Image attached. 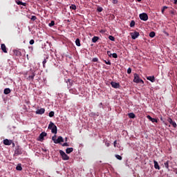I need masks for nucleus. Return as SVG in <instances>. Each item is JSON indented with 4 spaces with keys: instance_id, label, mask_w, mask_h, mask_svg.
I'll return each mask as SVG.
<instances>
[{
    "instance_id": "obj_14",
    "label": "nucleus",
    "mask_w": 177,
    "mask_h": 177,
    "mask_svg": "<svg viewBox=\"0 0 177 177\" xmlns=\"http://www.w3.org/2000/svg\"><path fill=\"white\" fill-rule=\"evenodd\" d=\"M147 80H148V81H151V82H154L156 81V77H154V76H148Z\"/></svg>"
},
{
    "instance_id": "obj_44",
    "label": "nucleus",
    "mask_w": 177,
    "mask_h": 177,
    "mask_svg": "<svg viewBox=\"0 0 177 177\" xmlns=\"http://www.w3.org/2000/svg\"><path fill=\"white\" fill-rule=\"evenodd\" d=\"M131 73H132V69L131 68H129L127 69V74H131Z\"/></svg>"
},
{
    "instance_id": "obj_11",
    "label": "nucleus",
    "mask_w": 177,
    "mask_h": 177,
    "mask_svg": "<svg viewBox=\"0 0 177 177\" xmlns=\"http://www.w3.org/2000/svg\"><path fill=\"white\" fill-rule=\"evenodd\" d=\"M15 154L16 156H20L21 154H23V151L17 148L15 151Z\"/></svg>"
},
{
    "instance_id": "obj_47",
    "label": "nucleus",
    "mask_w": 177,
    "mask_h": 177,
    "mask_svg": "<svg viewBox=\"0 0 177 177\" xmlns=\"http://www.w3.org/2000/svg\"><path fill=\"white\" fill-rule=\"evenodd\" d=\"M62 146L64 147H68V143L67 142H65L62 145Z\"/></svg>"
},
{
    "instance_id": "obj_9",
    "label": "nucleus",
    "mask_w": 177,
    "mask_h": 177,
    "mask_svg": "<svg viewBox=\"0 0 177 177\" xmlns=\"http://www.w3.org/2000/svg\"><path fill=\"white\" fill-rule=\"evenodd\" d=\"M45 113V109L44 108H41L40 109H37L36 111V114H40V115H42Z\"/></svg>"
},
{
    "instance_id": "obj_24",
    "label": "nucleus",
    "mask_w": 177,
    "mask_h": 177,
    "mask_svg": "<svg viewBox=\"0 0 177 177\" xmlns=\"http://www.w3.org/2000/svg\"><path fill=\"white\" fill-rule=\"evenodd\" d=\"M56 125H55V123L50 122L49 125H48V129H52V128H53V127H55Z\"/></svg>"
},
{
    "instance_id": "obj_16",
    "label": "nucleus",
    "mask_w": 177,
    "mask_h": 177,
    "mask_svg": "<svg viewBox=\"0 0 177 177\" xmlns=\"http://www.w3.org/2000/svg\"><path fill=\"white\" fill-rule=\"evenodd\" d=\"M73 151H74V149L73 147L67 148L66 149V154H70L71 153H73Z\"/></svg>"
},
{
    "instance_id": "obj_20",
    "label": "nucleus",
    "mask_w": 177,
    "mask_h": 177,
    "mask_svg": "<svg viewBox=\"0 0 177 177\" xmlns=\"http://www.w3.org/2000/svg\"><path fill=\"white\" fill-rule=\"evenodd\" d=\"M17 171H23V167H21V163H19L16 167Z\"/></svg>"
},
{
    "instance_id": "obj_46",
    "label": "nucleus",
    "mask_w": 177,
    "mask_h": 177,
    "mask_svg": "<svg viewBox=\"0 0 177 177\" xmlns=\"http://www.w3.org/2000/svg\"><path fill=\"white\" fill-rule=\"evenodd\" d=\"M45 64H46V59H44L43 61V67H45Z\"/></svg>"
},
{
    "instance_id": "obj_2",
    "label": "nucleus",
    "mask_w": 177,
    "mask_h": 177,
    "mask_svg": "<svg viewBox=\"0 0 177 177\" xmlns=\"http://www.w3.org/2000/svg\"><path fill=\"white\" fill-rule=\"evenodd\" d=\"M133 82H136V84H145V82L140 78H139V75L137 73H134V79Z\"/></svg>"
},
{
    "instance_id": "obj_32",
    "label": "nucleus",
    "mask_w": 177,
    "mask_h": 177,
    "mask_svg": "<svg viewBox=\"0 0 177 177\" xmlns=\"http://www.w3.org/2000/svg\"><path fill=\"white\" fill-rule=\"evenodd\" d=\"M115 158H117V160H120V161H121V160H122V157L120 155H115Z\"/></svg>"
},
{
    "instance_id": "obj_28",
    "label": "nucleus",
    "mask_w": 177,
    "mask_h": 177,
    "mask_svg": "<svg viewBox=\"0 0 177 177\" xmlns=\"http://www.w3.org/2000/svg\"><path fill=\"white\" fill-rule=\"evenodd\" d=\"M149 37H150V38H154V37H156V32H151L149 33Z\"/></svg>"
},
{
    "instance_id": "obj_25",
    "label": "nucleus",
    "mask_w": 177,
    "mask_h": 177,
    "mask_svg": "<svg viewBox=\"0 0 177 177\" xmlns=\"http://www.w3.org/2000/svg\"><path fill=\"white\" fill-rule=\"evenodd\" d=\"M165 167L167 168V169H169V160H167L166 162H165Z\"/></svg>"
},
{
    "instance_id": "obj_53",
    "label": "nucleus",
    "mask_w": 177,
    "mask_h": 177,
    "mask_svg": "<svg viewBox=\"0 0 177 177\" xmlns=\"http://www.w3.org/2000/svg\"><path fill=\"white\" fill-rule=\"evenodd\" d=\"M69 92H70L71 93H73V89H70V90H69Z\"/></svg>"
},
{
    "instance_id": "obj_39",
    "label": "nucleus",
    "mask_w": 177,
    "mask_h": 177,
    "mask_svg": "<svg viewBox=\"0 0 177 177\" xmlns=\"http://www.w3.org/2000/svg\"><path fill=\"white\" fill-rule=\"evenodd\" d=\"M30 19H31L32 21H35V20L37 19V17L32 15V16L31 17Z\"/></svg>"
},
{
    "instance_id": "obj_22",
    "label": "nucleus",
    "mask_w": 177,
    "mask_h": 177,
    "mask_svg": "<svg viewBox=\"0 0 177 177\" xmlns=\"http://www.w3.org/2000/svg\"><path fill=\"white\" fill-rule=\"evenodd\" d=\"M97 41H99V37L94 36L92 38V42L96 43V42H97Z\"/></svg>"
},
{
    "instance_id": "obj_18",
    "label": "nucleus",
    "mask_w": 177,
    "mask_h": 177,
    "mask_svg": "<svg viewBox=\"0 0 177 177\" xmlns=\"http://www.w3.org/2000/svg\"><path fill=\"white\" fill-rule=\"evenodd\" d=\"M14 55H15V56H21V52L19 50H15Z\"/></svg>"
},
{
    "instance_id": "obj_45",
    "label": "nucleus",
    "mask_w": 177,
    "mask_h": 177,
    "mask_svg": "<svg viewBox=\"0 0 177 177\" xmlns=\"http://www.w3.org/2000/svg\"><path fill=\"white\" fill-rule=\"evenodd\" d=\"M113 3L117 4L118 3V0H111Z\"/></svg>"
},
{
    "instance_id": "obj_3",
    "label": "nucleus",
    "mask_w": 177,
    "mask_h": 177,
    "mask_svg": "<svg viewBox=\"0 0 177 177\" xmlns=\"http://www.w3.org/2000/svg\"><path fill=\"white\" fill-rule=\"evenodd\" d=\"M139 17L140 20L143 21H147V20H149V16L145 12L140 14Z\"/></svg>"
},
{
    "instance_id": "obj_23",
    "label": "nucleus",
    "mask_w": 177,
    "mask_h": 177,
    "mask_svg": "<svg viewBox=\"0 0 177 177\" xmlns=\"http://www.w3.org/2000/svg\"><path fill=\"white\" fill-rule=\"evenodd\" d=\"M46 133L45 132H41L39 135V139H44V138H45V136H46Z\"/></svg>"
},
{
    "instance_id": "obj_54",
    "label": "nucleus",
    "mask_w": 177,
    "mask_h": 177,
    "mask_svg": "<svg viewBox=\"0 0 177 177\" xmlns=\"http://www.w3.org/2000/svg\"><path fill=\"white\" fill-rule=\"evenodd\" d=\"M138 2H142V0H137Z\"/></svg>"
},
{
    "instance_id": "obj_56",
    "label": "nucleus",
    "mask_w": 177,
    "mask_h": 177,
    "mask_svg": "<svg viewBox=\"0 0 177 177\" xmlns=\"http://www.w3.org/2000/svg\"><path fill=\"white\" fill-rule=\"evenodd\" d=\"M65 142H67V138H65Z\"/></svg>"
},
{
    "instance_id": "obj_42",
    "label": "nucleus",
    "mask_w": 177,
    "mask_h": 177,
    "mask_svg": "<svg viewBox=\"0 0 177 177\" xmlns=\"http://www.w3.org/2000/svg\"><path fill=\"white\" fill-rule=\"evenodd\" d=\"M35 41H34V39H31L30 41H29V44L30 45H34Z\"/></svg>"
},
{
    "instance_id": "obj_34",
    "label": "nucleus",
    "mask_w": 177,
    "mask_h": 177,
    "mask_svg": "<svg viewBox=\"0 0 177 177\" xmlns=\"http://www.w3.org/2000/svg\"><path fill=\"white\" fill-rule=\"evenodd\" d=\"M48 115H49V117H50V118L54 117V115H55V112H54V111H50V112L48 113Z\"/></svg>"
},
{
    "instance_id": "obj_33",
    "label": "nucleus",
    "mask_w": 177,
    "mask_h": 177,
    "mask_svg": "<svg viewBox=\"0 0 177 177\" xmlns=\"http://www.w3.org/2000/svg\"><path fill=\"white\" fill-rule=\"evenodd\" d=\"M109 39H110V41H115V38L111 35L109 36Z\"/></svg>"
},
{
    "instance_id": "obj_12",
    "label": "nucleus",
    "mask_w": 177,
    "mask_h": 177,
    "mask_svg": "<svg viewBox=\"0 0 177 177\" xmlns=\"http://www.w3.org/2000/svg\"><path fill=\"white\" fill-rule=\"evenodd\" d=\"M1 49L4 53H8V50H6V46L5 45V44H1Z\"/></svg>"
},
{
    "instance_id": "obj_49",
    "label": "nucleus",
    "mask_w": 177,
    "mask_h": 177,
    "mask_svg": "<svg viewBox=\"0 0 177 177\" xmlns=\"http://www.w3.org/2000/svg\"><path fill=\"white\" fill-rule=\"evenodd\" d=\"M173 172H175V174L177 175V168H174Z\"/></svg>"
},
{
    "instance_id": "obj_55",
    "label": "nucleus",
    "mask_w": 177,
    "mask_h": 177,
    "mask_svg": "<svg viewBox=\"0 0 177 177\" xmlns=\"http://www.w3.org/2000/svg\"><path fill=\"white\" fill-rule=\"evenodd\" d=\"M160 121H162V117L160 118Z\"/></svg>"
},
{
    "instance_id": "obj_26",
    "label": "nucleus",
    "mask_w": 177,
    "mask_h": 177,
    "mask_svg": "<svg viewBox=\"0 0 177 177\" xmlns=\"http://www.w3.org/2000/svg\"><path fill=\"white\" fill-rule=\"evenodd\" d=\"M75 44L77 45V46H81V41H80V39H77L75 40Z\"/></svg>"
},
{
    "instance_id": "obj_29",
    "label": "nucleus",
    "mask_w": 177,
    "mask_h": 177,
    "mask_svg": "<svg viewBox=\"0 0 177 177\" xmlns=\"http://www.w3.org/2000/svg\"><path fill=\"white\" fill-rule=\"evenodd\" d=\"M70 9H72V10H75L77 9V6L75 4H72L70 6Z\"/></svg>"
},
{
    "instance_id": "obj_7",
    "label": "nucleus",
    "mask_w": 177,
    "mask_h": 177,
    "mask_svg": "<svg viewBox=\"0 0 177 177\" xmlns=\"http://www.w3.org/2000/svg\"><path fill=\"white\" fill-rule=\"evenodd\" d=\"M64 142V139H63V137L59 136L57 139L55 141V143L57 145V143H62Z\"/></svg>"
},
{
    "instance_id": "obj_35",
    "label": "nucleus",
    "mask_w": 177,
    "mask_h": 177,
    "mask_svg": "<svg viewBox=\"0 0 177 177\" xmlns=\"http://www.w3.org/2000/svg\"><path fill=\"white\" fill-rule=\"evenodd\" d=\"M48 26L49 27H53L55 26V21H51Z\"/></svg>"
},
{
    "instance_id": "obj_27",
    "label": "nucleus",
    "mask_w": 177,
    "mask_h": 177,
    "mask_svg": "<svg viewBox=\"0 0 177 177\" xmlns=\"http://www.w3.org/2000/svg\"><path fill=\"white\" fill-rule=\"evenodd\" d=\"M128 116L129 117V118H135V117H136L135 113H129Z\"/></svg>"
},
{
    "instance_id": "obj_21",
    "label": "nucleus",
    "mask_w": 177,
    "mask_h": 177,
    "mask_svg": "<svg viewBox=\"0 0 177 177\" xmlns=\"http://www.w3.org/2000/svg\"><path fill=\"white\" fill-rule=\"evenodd\" d=\"M34 77H35V73L32 72L31 74L28 76V80H34Z\"/></svg>"
},
{
    "instance_id": "obj_57",
    "label": "nucleus",
    "mask_w": 177,
    "mask_h": 177,
    "mask_svg": "<svg viewBox=\"0 0 177 177\" xmlns=\"http://www.w3.org/2000/svg\"><path fill=\"white\" fill-rule=\"evenodd\" d=\"M44 151H45V153H46V151H48V150L45 149Z\"/></svg>"
},
{
    "instance_id": "obj_36",
    "label": "nucleus",
    "mask_w": 177,
    "mask_h": 177,
    "mask_svg": "<svg viewBox=\"0 0 177 177\" xmlns=\"http://www.w3.org/2000/svg\"><path fill=\"white\" fill-rule=\"evenodd\" d=\"M97 11L99 12H103V8H102V7H98V8H97Z\"/></svg>"
},
{
    "instance_id": "obj_30",
    "label": "nucleus",
    "mask_w": 177,
    "mask_h": 177,
    "mask_svg": "<svg viewBox=\"0 0 177 177\" xmlns=\"http://www.w3.org/2000/svg\"><path fill=\"white\" fill-rule=\"evenodd\" d=\"M68 84V86H71L73 85V82H71V80L68 79L66 82Z\"/></svg>"
},
{
    "instance_id": "obj_19",
    "label": "nucleus",
    "mask_w": 177,
    "mask_h": 177,
    "mask_svg": "<svg viewBox=\"0 0 177 177\" xmlns=\"http://www.w3.org/2000/svg\"><path fill=\"white\" fill-rule=\"evenodd\" d=\"M51 132H52V133H57V127L54 126V127L51 129Z\"/></svg>"
},
{
    "instance_id": "obj_58",
    "label": "nucleus",
    "mask_w": 177,
    "mask_h": 177,
    "mask_svg": "<svg viewBox=\"0 0 177 177\" xmlns=\"http://www.w3.org/2000/svg\"><path fill=\"white\" fill-rule=\"evenodd\" d=\"M166 125H167V123H165Z\"/></svg>"
},
{
    "instance_id": "obj_48",
    "label": "nucleus",
    "mask_w": 177,
    "mask_h": 177,
    "mask_svg": "<svg viewBox=\"0 0 177 177\" xmlns=\"http://www.w3.org/2000/svg\"><path fill=\"white\" fill-rule=\"evenodd\" d=\"M113 146H114V147H117V140H115V141L113 142Z\"/></svg>"
},
{
    "instance_id": "obj_1",
    "label": "nucleus",
    "mask_w": 177,
    "mask_h": 177,
    "mask_svg": "<svg viewBox=\"0 0 177 177\" xmlns=\"http://www.w3.org/2000/svg\"><path fill=\"white\" fill-rule=\"evenodd\" d=\"M59 154H60L62 160H64V161H67V160H70V157L68 156V154L66 153L65 151H64L62 150H59Z\"/></svg>"
},
{
    "instance_id": "obj_6",
    "label": "nucleus",
    "mask_w": 177,
    "mask_h": 177,
    "mask_svg": "<svg viewBox=\"0 0 177 177\" xmlns=\"http://www.w3.org/2000/svg\"><path fill=\"white\" fill-rule=\"evenodd\" d=\"M111 85L112 88H115V89H117L118 88H120V83H117L115 82H111Z\"/></svg>"
},
{
    "instance_id": "obj_31",
    "label": "nucleus",
    "mask_w": 177,
    "mask_h": 177,
    "mask_svg": "<svg viewBox=\"0 0 177 177\" xmlns=\"http://www.w3.org/2000/svg\"><path fill=\"white\" fill-rule=\"evenodd\" d=\"M104 63H105V64H108L109 66H111V62H110L109 60V61H106V60H103Z\"/></svg>"
},
{
    "instance_id": "obj_37",
    "label": "nucleus",
    "mask_w": 177,
    "mask_h": 177,
    "mask_svg": "<svg viewBox=\"0 0 177 177\" xmlns=\"http://www.w3.org/2000/svg\"><path fill=\"white\" fill-rule=\"evenodd\" d=\"M130 27H135V21H131Z\"/></svg>"
},
{
    "instance_id": "obj_17",
    "label": "nucleus",
    "mask_w": 177,
    "mask_h": 177,
    "mask_svg": "<svg viewBox=\"0 0 177 177\" xmlns=\"http://www.w3.org/2000/svg\"><path fill=\"white\" fill-rule=\"evenodd\" d=\"M10 92H12V91L9 88H5L3 91L4 95H9V93H10Z\"/></svg>"
},
{
    "instance_id": "obj_41",
    "label": "nucleus",
    "mask_w": 177,
    "mask_h": 177,
    "mask_svg": "<svg viewBox=\"0 0 177 177\" xmlns=\"http://www.w3.org/2000/svg\"><path fill=\"white\" fill-rule=\"evenodd\" d=\"M92 62H93L94 63L97 62H99V59L97 57H95L92 59Z\"/></svg>"
},
{
    "instance_id": "obj_52",
    "label": "nucleus",
    "mask_w": 177,
    "mask_h": 177,
    "mask_svg": "<svg viewBox=\"0 0 177 177\" xmlns=\"http://www.w3.org/2000/svg\"><path fill=\"white\" fill-rule=\"evenodd\" d=\"M174 5H177V0H174Z\"/></svg>"
},
{
    "instance_id": "obj_10",
    "label": "nucleus",
    "mask_w": 177,
    "mask_h": 177,
    "mask_svg": "<svg viewBox=\"0 0 177 177\" xmlns=\"http://www.w3.org/2000/svg\"><path fill=\"white\" fill-rule=\"evenodd\" d=\"M147 118H148L149 121H151V122H158V120L157 119L151 118V116H150L149 115L147 116Z\"/></svg>"
},
{
    "instance_id": "obj_4",
    "label": "nucleus",
    "mask_w": 177,
    "mask_h": 177,
    "mask_svg": "<svg viewBox=\"0 0 177 177\" xmlns=\"http://www.w3.org/2000/svg\"><path fill=\"white\" fill-rule=\"evenodd\" d=\"M167 121H168V122H169L171 125H172V127H173L174 128H176V127H177L176 122L175 121L172 120V118H168Z\"/></svg>"
},
{
    "instance_id": "obj_38",
    "label": "nucleus",
    "mask_w": 177,
    "mask_h": 177,
    "mask_svg": "<svg viewBox=\"0 0 177 177\" xmlns=\"http://www.w3.org/2000/svg\"><path fill=\"white\" fill-rule=\"evenodd\" d=\"M111 56L112 57H113V59H117V57H118L117 53H113Z\"/></svg>"
},
{
    "instance_id": "obj_5",
    "label": "nucleus",
    "mask_w": 177,
    "mask_h": 177,
    "mask_svg": "<svg viewBox=\"0 0 177 177\" xmlns=\"http://www.w3.org/2000/svg\"><path fill=\"white\" fill-rule=\"evenodd\" d=\"M130 34H131V37L132 39H136V38H138V37H139V35H140L139 34V32H136V31H135L134 32H131Z\"/></svg>"
},
{
    "instance_id": "obj_43",
    "label": "nucleus",
    "mask_w": 177,
    "mask_h": 177,
    "mask_svg": "<svg viewBox=\"0 0 177 177\" xmlns=\"http://www.w3.org/2000/svg\"><path fill=\"white\" fill-rule=\"evenodd\" d=\"M106 53H107V55H108V56H109V57H111V56H112L113 54L111 53V51H107Z\"/></svg>"
},
{
    "instance_id": "obj_50",
    "label": "nucleus",
    "mask_w": 177,
    "mask_h": 177,
    "mask_svg": "<svg viewBox=\"0 0 177 177\" xmlns=\"http://www.w3.org/2000/svg\"><path fill=\"white\" fill-rule=\"evenodd\" d=\"M105 145L106 146V147H110V144L109 142H105Z\"/></svg>"
},
{
    "instance_id": "obj_15",
    "label": "nucleus",
    "mask_w": 177,
    "mask_h": 177,
    "mask_svg": "<svg viewBox=\"0 0 177 177\" xmlns=\"http://www.w3.org/2000/svg\"><path fill=\"white\" fill-rule=\"evenodd\" d=\"M17 5H22V6H27V3H24L23 1H20L19 0L16 1Z\"/></svg>"
},
{
    "instance_id": "obj_51",
    "label": "nucleus",
    "mask_w": 177,
    "mask_h": 177,
    "mask_svg": "<svg viewBox=\"0 0 177 177\" xmlns=\"http://www.w3.org/2000/svg\"><path fill=\"white\" fill-rule=\"evenodd\" d=\"M52 139H53V142L55 143V141H56V138H55V137H53Z\"/></svg>"
},
{
    "instance_id": "obj_40",
    "label": "nucleus",
    "mask_w": 177,
    "mask_h": 177,
    "mask_svg": "<svg viewBox=\"0 0 177 177\" xmlns=\"http://www.w3.org/2000/svg\"><path fill=\"white\" fill-rule=\"evenodd\" d=\"M165 9H168V7H167V6H163V8H162V15H164V12H165Z\"/></svg>"
},
{
    "instance_id": "obj_59",
    "label": "nucleus",
    "mask_w": 177,
    "mask_h": 177,
    "mask_svg": "<svg viewBox=\"0 0 177 177\" xmlns=\"http://www.w3.org/2000/svg\"><path fill=\"white\" fill-rule=\"evenodd\" d=\"M172 13V15H174V12H171Z\"/></svg>"
},
{
    "instance_id": "obj_8",
    "label": "nucleus",
    "mask_w": 177,
    "mask_h": 177,
    "mask_svg": "<svg viewBox=\"0 0 177 177\" xmlns=\"http://www.w3.org/2000/svg\"><path fill=\"white\" fill-rule=\"evenodd\" d=\"M3 145H5L6 146H10V145H12V140L5 139L3 140Z\"/></svg>"
},
{
    "instance_id": "obj_13",
    "label": "nucleus",
    "mask_w": 177,
    "mask_h": 177,
    "mask_svg": "<svg viewBox=\"0 0 177 177\" xmlns=\"http://www.w3.org/2000/svg\"><path fill=\"white\" fill-rule=\"evenodd\" d=\"M153 164L155 169H160V165H158V162H157L156 160H153Z\"/></svg>"
}]
</instances>
